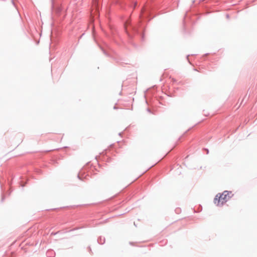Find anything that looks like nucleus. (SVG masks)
<instances>
[{"instance_id": "nucleus-1", "label": "nucleus", "mask_w": 257, "mask_h": 257, "mask_svg": "<svg viewBox=\"0 0 257 257\" xmlns=\"http://www.w3.org/2000/svg\"><path fill=\"white\" fill-rule=\"evenodd\" d=\"M230 197V193L227 191H224L222 194L218 193L216 195L214 199V203L217 206H222Z\"/></svg>"}]
</instances>
